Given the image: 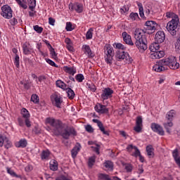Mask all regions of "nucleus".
<instances>
[{"mask_svg": "<svg viewBox=\"0 0 180 180\" xmlns=\"http://www.w3.org/2000/svg\"><path fill=\"white\" fill-rule=\"evenodd\" d=\"M33 169V167H32V165H28L26 167H25V171L27 172H30V171H32Z\"/></svg>", "mask_w": 180, "mask_h": 180, "instance_id": "obj_64", "label": "nucleus"}, {"mask_svg": "<svg viewBox=\"0 0 180 180\" xmlns=\"http://www.w3.org/2000/svg\"><path fill=\"white\" fill-rule=\"evenodd\" d=\"M30 9L33 12L36 8V0H27Z\"/></svg>", "mask_w": 180, "mask_h": 180, "instance_id": "obj_40", "label": "nucleus"}, {"mask_svg": "<svg viewBox=\"0 0 180 180\" xmlns=\"http://www.w3.org/2000/svg\"><path fill=\"white\" fill-rule=\"evenodd\" d=\"M103 50L104 54H105L104 57L105 63H107V64H109V65H112V61L113 60L114 56L113 47H112V46H110V44H106L104 46Z\"/></svg>", "mask_w": 180, "mask_h": 180, "instance_id": "obj_6", "label": "nucleus"}, {"mask_svg": "<svg viewBox=\"0 0 180 180\" xmlns=\"http://www.w3.org/2000/svg\"><path fill=\"white\" fill-rule=\"evenodd\" d=\"M70 11H75L77 13H82L84 11V6L79 3L70 4H69Z\"/></svg>", "mask_w": 180, "mask_h": 180, "instance_id": "obj_13", "label": "nucleus"}, {"mask_svg": "<svg viewBox=\"0 0 180 180\" xmlns=\"http://www.w3.org/2000/svg\"><path fill=\"white\" fill-rule=\"evenodd\" d=\"M172 156L174 158L176 164L178 165L179 168H180V156L179 153L178 152V149L176 148L173 150Z\"/></svg>", "mask_w": 180, "mask_h": 180, "instance_id": "obj_25", "label": "nucleus"}, {"mask_svg": "<svg viewBox=\"0 0 180 180\" xmlns=\"http://www.w3.org/2000/svg\"><path fill=\"white\" fill-rule=\"evenodd\" d=\"M86 86L92 92H96V86H95V84H94V83H86Z\"/></svg>", "mask_w": 180, "mask_h": 180, "instance_id": "obj_43", "label": "nucleus"}, {"mask_svg": "<svg viewBox=\"0 0 180 180\" xmlns=\"http://www.w3.org/2000/svg\"><path fill=\"white\" fill-rule=\"evenodd\" d=\"M160 43L156 42L150 45L149 49L151 51L150 58L153 59L162 58L165 56V52L160 50Z\"/></svg>", "mask_w": 180, "mask_h": 180, "instance_id": "obj_3", "label": "nucleus"}, {"mask_svg": "<svg viewBox=\"0 0 180 180\" xmlns=\"http://www.w3.org/2000/svg\"><path fill=\"white\" fill-rule=\"evenodd\" d=\"M115 58L118 61H122L124 60L126 64H130L133 61V59L131 57H130L129 53L120 51L116 52Z\"/></svg>", "mask_w": 180, "mask_h": 180, "instance_id": "obj_8", "label": "nucleus"}, {"mask_svg": "<svg viewBox=\"0 0 180 180\" xmlns=\"http://www.w3.org/2000/svg\"><path fill=\"white\" fill-rule=\"evenodd\" d=\"M25 123L27 127H30V126H32V124L30 123V120H29V118H25Z\"/></svg>", "mask_w": 180, "mask_h": 180, "instance_id": "obj_62", "label": "nucleus"}, {"mask_svg": "<svg viewBox=\"0 0 180 180\" xmlns=\"http://www.w3.org/2000/svg\"><path fill=\"white\" fill-rule=\"evenodd\" d=\"M139 15L141 18H144V8L143 6H139Z\"/></svg>", "mask_w": 180, "mask_h": 180, "instance_id": "obj_58", "label": "nucleus"}, {"mask_svg": "<svg viewBox=\"0 0 180 180\" xmlns=\"http://www.w3.org/2000/svg\"><path fill=\"white\" fill-rule=\"evenodd\" d=\"M46 122L53 127L52 132L55 136H61L65 140H68L70 136H77V131L74 127H65V124L60 120L48 117Z\"/></svg>", "mask_w": 180, "mask_h": 180, "instance_id": "obj_2", "label": "nucleus"}, {"mask_svg": "<svg viewBox=\"0 0 180 180\" xmlns=\"http://www.w3.org/2000/svg\"><path fill=\"white\" fill-rule=\"evenodd\" d=\"M56 84L58 88H60L63 91H65V89H67V87L68 86L65 83H64V82L61 80H57Z\"/></svg>", "mask_w": 180, "mask_h": 180, "instance_id": "obj_31", "label": "nucleus"}, {"mask_svg": "<svg viewBox=\"0 0 180 180\" xmlns=\"http://www.w3.org/2000/svg\"><path fill=\"white\" fill-rule=\"evenodd\" d=\"M22 51L25 56H29V54H32V53H34V51H33V49L30 47V44L27 41L25 42L22 44Z\"/></svg>", "mask_w": 180, "mask_h": 180, "instance_id": "obj_17", "label": "nucleus"}, {"mask_svg": "<svg viewBox=\"0 0 180 180\" xmlns=\"http://www.w3.org/2000/svg\"><path fill=\"white\" fill-rule=\"evenodd\" d=\"M163 126L165 127V129H166V131L167 133L171 134V129H169V127H172V126H174V123H172L171 121L169 122H165L163 124Z\"/></svg>", "mask_w": 180, "mask_h": 180, "instance_id": "obj_37", "label": "nucleus"}, {"mask_svg": "<svg viewBox=\"0 0 180 180\" xmlns=\"http://www.w3.org/2000/svg\"><path fill=\"white\" fill-rule=\"evenodd\" d=\"M65 91H66V94L69 99H74V98H75V92H74V90L68 86Z\"/></svg>", "mask_w": 180, "mask_h": 180, "instance_id": "obj_28", "label": "nucleus"}, {"mask_svg": "<svg viewBox=\"0 0 180 180\" xmlns=\"http://www.w3.org/2000/svg\"><path fill=\"white\" fill-rule=\"evenodd\" d=\"M95 110L98 112V113H108V112H109V109L108 108H106V105H103L101 103H97L95 106Z\"/></svg>", "mask_w": 180, "mask_h": 180, "instance_id": "obj_21", "label": "nucleus"}, {"mask_svg": "<svg viewBox=\"0 0 180 180\" xmlns=\"http://www.w3.org/2000/svg\"><path fill=\"white\" fill-rule=\"evenodd\" d=\"M46 76H44V75H41V76H39V77H38V81H39V82H41L42 81H44V80H46Z\"/></svg>", "mask_w": 180, "mask_h": 180, "instance_id": "obj_63", "label": "nucleus"}, {"mask_svg": "<svg viewBox=\"0 0 180 180\" xmlns=\"http://www.w3.org/2000/svg\"><path fill=\"white\" fill-rule=\"evenodd\" d=\"M150 129H152L153 131L157 133L160 136H164L165 132L162 127L157 123H152L150 125Z\"/></svg>", "mask_w": 180, "mask_h": 180, "instance_id": "obj_14", "label": "nucleus"}, {"mask_svg": "<svg viewBox=\"0 0 180 180\" xmlns=\"http://www.w3.org/2000/svg\"><path fill=\"white\" fill-rule=\"evenodd\" d=\"M15 146L17 148H25L27 147V141L25 139H20L15 143Z\"/></svg>", "mask_w": 180, "mask_h": 180, "instance_id": "obj_24", "label": "nucleus"}, {"mask_svg": "<svg viewBox=\"0 0 180 180\" xmlns=\"http://www.w3.org/2000/svg\"><path fill=\"white\" fill-rule=\"evenodd\" d=\"M80 150H81V145L78 143V145L75 146L71 150L72 157L73 158H76Z\"/></svg>", "mask_w": 180, "mask_h": 180, "instance_id": "obj_26", "label": "nucleus"}, {"mask_svg": "<svg viewBox=\"0 0 180 180\" xmlns=\"http://www.w3.org/2000/svg\"><path fill=\"white\" fill-rule=\"evenodd\" d=\"M4 144L7 150L12 147V141L6 136L0 134V147H4Z\"/></svg>", "mask_w": 180, "mask_h": 180, "instance_id": "obj_11", "label": "nucleus"}, {"mask_svg": "<svg viewBox=\"0 0 180 180\" xmlns=\"http://www.w3.org/2000/svg\"><path fill=\"white\" fill-rule=\"evenodd\" d=\"M158 27V24L154 21H147L145 27L141 29H136L134 32L135 46L139 50L140 53H144L148 46V41H147V34H153Z\"/></svg>", "mask_w": 180, "mask_h": 180, "instance_id": "obj_1", "label": "nucleus"}, {"mask_svg": "<svg viewBox=\"0 0 180 180\" xmlns=\"http://www.w3.org/2000/svg\"><path fill=\"white\" fill-rule=\"evenodd\" d=\"M17 4L20 6V8H22V9H27V4L26 3V1L25 0H15Z\"/></svg>", "mask_w": 180, "mask_h": 180, "instance_id": "obj_38", "label": "nucleus"}, {"mask_svg": "<svg viewBox=\"0 0 180 180\" xmlns=\"http://www.w3.org/2000/svg\"><path fill=\"white\" fill-rule=\"evenodd\" d=\"M115 48L118 49L119 50H124L126 49V47H124V45L122 44L121 43L116 44Z\"/></svg>", "mask_w": 180, "mask_h": 180, "instance_id": "obj_53", "label": "nucleus"}, {"mask_svg": "<svg viewBox=\"0 0 180 180\" xmlns=\"http://www.w3.org/2000/svg\"><path fill=\"white\" fill-rule=\"evenodd\" d=\"M125 169L127 170V172H131L133 167H131V165H127L125 166Z\"/></svg>", "mask_w": 180, "mask_h": 180, "instance_id": "obj_60", "label": "nucleus"}, {"mask_svg": "<svg viewBox=\"0 0 180 180\" xmlns=\"http://www.w3.org/2000/svg\"><path fill=\"white\" fill-rule=\"evenodd\" d=\"M31 101L34 103H39V102H40L39 96H37V94H32L31 96Z\"/></svg>", "mask_w": 180, "mask_h": 180, "instance_id": "obj_42", "label": "nucleus"}, {"mask_svg": "<svg viewBox=\"0 0 180 180\" xmlns=\"http://www.w3.org/2000/svg\"><path fill=\"white\" fill-rule=\"evenodd\" d=\"M98 178L101 180H112V179L109 178V175L105 174H100Z\"/></svg>", "mask_w": 180, "mask_h": 180, "instance_id": "obj_46", "label": "nucleus"}, {"mask_svg": "<svg viewBox=\"0 0 180 180\" xmlns=\"http://www.w3.org/2000/svg\"><path fill=\"white\" fill-rule=\"evenodd\" d=\"M162 64H164L165 67H169L171 70H178L179 68V63L176 62L175 56H169L162 59Z\"/></svg>", "mask_w": 180, "mask_h": 180, "instance_id": "obj_5", "label": "nucleus"}, {"mask_svg": "<svg viewBox=\"0 0 180 180\" xmlns=\"http://www.w3.org/2000/svg\"><path fill=\"white\" fill-rule=\"evenodd\" d=\"M178 23H179V18L178 16H175L172 20L167 22L166 29L172 36H176V32H178Z\"/></svg>", "mask_w": 180, "mask_h": 180, "instance_id": "obj_4", "label": "nucleus"}, {"mask_svg": "<svg viewBox=\"0 0 180 180\" xmlns=\"http://www.w3.org/2000/svg\"><path fill=\"white\" fill-rule=\"evenodd\" d=\"M162 59L160 60L156 65H155L153 68V71L156 72H162V71H165L167 70V67L162 63Z\"/></svg>", "mask_w": 180, "mask_h": 180, "instance_id": "obj_16", "label": "nucleus"}, {"mask_svg": "<svg viewBox=\"0 0 180 180\" xmlns=\"http://www.w3.org/2000/svg\"><path fill=\"white\" fill-rule=\"evenodd\" d=\"M103 50L104 54H105L104 57L105 63H107V64H109V65H112V61L113 60L114 56L113 47H112V46H110V44H106L104 46Z\"/></svg>", "mask_w": 180, "mask_h": 180, "instance_id": "obj_7", "label": "nucleus"}, {"mask_svg": "<svg viewBox=\"0 0 180 180\" xmlns=\"http://www.w3.org/2000/svg\"><path fill=\"white\" fill-rule=\"evenodd\" d=\"M143 127V117L138 116L136 120V126L134 128V130L136 131V133H140L142 130Z\"/></svg>", "mask_w": 180, "mask_h": 180, "instance_id": "obj_15", "label": "nucleus"}, {"mask_svg": "<svg viewBox=\"0 0 180 180\" xmlns=\"http://www.w3.org/2000/svg\"><path fill=\"white\" fill-rule=\"evenodd\" d=\"M49 51L51 57H53L54 59L57 58V53H56V51L54 50L53 46H51V49H49Z\"/></svg>", "mask_w": 180, "mask_h": 180, "instance_id": "obj_50", "label": "nucleus"}, {"mask_svg": "<svg viewBox=\"0 0 180 180\" xmlns=\"http://www.w3.org/2000/svg\"><path fill=\"white\" fill-rule=\"evenodd\" d=\"M86 131H88V133H94V128L92 126L88 124L85 127Z\"/></svg>", "mask_w": 180, "mask_h": 180, "instance_id": "obj_54", "label": "nucleus"}, {"mask_svg": "<svg viewBox=\"0 0 180 180\" xmlns=\"http://www.w3.org/2000/svg\"><path fill=\"white\" fill-rule=\"evenodd\" d=\"M21 115L24 119H30V113L29 112V110H27V109H26V108L21 109Z\"/></svg>", "mask_w": 180, "mask_h": 180, "instance_id": "obj_34", "label": "nucleus"}, {"mask_svg": "<svg viewBox=\"0 0 180 180\" xmlns=\"http://www.w3.org/2000/svg\"><path fill=\"white\" fill-rule=\"evenodd\" d=\"M129 19L134 22V20H140V17H139V13H131L129 15Z\"/></svg>", "mask_w": 180, "mask_h": 180, "instance_id": "obj_41", "label": "nucleus"}, {"mask_svg": "<svg viewBox=\"0 0 180 180\" xmlns=\"http://www.w3.org/2000/svg\"><path fill=\"white\" fill-rule=\"evenodd\" d=\"M82 49L84 54H86L87 57L89 58H92L94 57V53H92V50H91L89 45H83Z\"/></svg>", "mask_w": 180, "mask_h": 180, "instance_id": "obj_23", "label": "nucleus"}, {"mask_svg": "<svg viewBox=\"0 0 180 180\" xmlns=\"http://www.w3.org/2000/svg\"><path fill=\"white\" fill-rule=\"evenodd\" d=\"M45 61H46V63H48L49 65H51L52 67H56V68H58V65H57V64H56L54 61L51 60V59L45 58Z\"/></svg>", "mask_w": 180, "mask_h": 180, "instance_id": "obj_47", "label": "nucleus"}, {"mask_svg": "<svg viewBox=\"0 0 180 180\" xmlns=\"http://www.w3.org/2000/svg\"><path fill=\"white\" fill-rule=\"evenodd\" d=\"M94 37V28H90L86 33V39L91 40Z\"/></svg>", "mask_w": 180, "mask_h": 180, "instance_id": "obj_39", "label": "nucleus"}, {"mask_svg": "<svg viewBox=\"0 0 180 180\" xmlns=\"http://www.w3.org/2000/svg\"><path fill=\"white\" fill-rule=\"evenodd\" d=\"M141 155V153H140V150H139V148H137V146H135L134 149V153H131V155L137 158V157H139Z\"/></svg>", "mask_w": 180, "mask_h": 180, "instance_id": "obj_44", "label": "nucleus"}, {"mask_svg": "<svg viewBox=\"0 0 180 180\" xmlns=\"http://www.w3.org/2000/svg\"><path fill=\"white\" fill-rule=\"evenodd\" d=\"M49 25H51V26H54V23H56V20H54V18L50 17L49 18Z\"/></svg>", "mask_w": 180, "mask_h": 180, "instance_id": "obj_61", "label": "nucleus"}, {"mask_svg": "<svg viewBox=\"0 0 180 180\" xmlns=\"http://www.w3.org/2000/svg\"><path fill=\"white\" fill-rule=\"evenodd\" d=\"M49 158H50V150H43L41 154V160H49Z\"/></svg>", "mask_w": 180, "mask_h": 180, "instance_id": "obj_33", "label": "nucleus"}, {"mask_svg": "<svg viewBox=\"0 0 180 180\" xmlns=\"http://www.w3.org/2000/svg\"><path fill=\"white\" fill-rule=\"evenodd\" d=\"M103 165L106 169H108V171H113V162L110 160H106Z\"/></svg>", "mask_w": 180, "mask_h": 180, "instance_id": "obj_30", "label": "nucleus"}, {"mask_svg": "<svg viewBox=\"0 0 180 180\" xmlns=\"http://www.w3.org/2000/svg\"><path fill=\"white\" fill-rule=\"evenodd\" d=\"M174 117H175V110H171L167 113L166 119H167V120H169L170 122H172V119H174Z\"/></svg>", "mask_w": 180, "mask_h": 180, "instance_id": "obj_35", "label": "nucleus"}, {"mask_svg": "<svg viewBox=\"0 0 180 180\" xmlns=\"http://www.w3.org/2000/svg\"><path fill=\"white\" fill-rule=\"evenodd\" d=\"M175 16H178V15H175V13H174L172 12H167L166 13L167 18H172V19H174L175 18Z\"/></svg>", "mask_w": 180, "mask_h": 180, "instance_id": "obj_57", "label": "nucleus"}, {"mask_svg": "<svg viewBox=\"0 0 180 180\" xmlns=\"http://www.w3.org/2000/svg\"><path fill=\"white\" fill-rule=\"evenodd\" d=\"M34 30L37 32V33H39V34L43 32V27L39 26V25H34Z\"/></svg>", "mask_w": 180, "mask_h": 180, "instance_id": "obj_51", "label": "nucleus"}, {"mask_svg": "<svg viewBox=\"0 0 180 180\" xmlns=\"http://www.w3.org/2000/svg\"><path fill=\"white\" fill-rule=\"evenodd\" d=\"M49 168L51 171H57L58 169V162L56 160H51L49 162Z\"/></svg>", "mask_w": 180, "mask_h": 180, "instance_id": "obj_27", "label": "nucleus"}, {"mask_svg": "<svg viewBox=\"0 0 180 180\" xmlns=\"http://www.w3.org/2000/svg\"><path fill=\"white\" fill-rule=\"evenodd\" d=\"M92 122L94 123H96L99 130L103 132V134H105V136H109V131L105 130V127H103V124L99 120L93 119Z\"/></svg>", "mask_w": 180, "mask_h": 180, "instance_id": "obj_19", "label": "nucleus"}, {"mask_svg": "<svg viewBox=\"0 0 180 180\" xmlns=\"http://www.w3.org/2000/svg\"><path fill=\"white\" fill-rule=\"evenodd\" d=\"M134 147L136 146H133L132 144L128 145L127 150L129 153H133V151H134Z\"/></svg>", "mask_w": 180, "mask_h": 180, "instance_id": "obj_56", "label": "nucleus"}, {"mask_svg": "<svg viewBox=\"0 0 180 180\" xmlns=\"http://www.w3.org/2000/svg\"><path fill=\"white\" fill-rule=\"evenodd\" d=\"M175 49L177 53H180V37L177 39L175 44Z\"/></svg>", "mask_w": 180, "mask_h": 180, "instance_id": "obj_52", "label": "nucleus"}, {"mask_svg": "<svg viewBox=\"0 0 180 180\" xmlns=\"http://www.w3.org/2000/svg\"><path fill=\"white\" fill-rule=\"evenodd\" d=\"M65 29L67 32H72V30H74V28H72V23H71V22H66Z\"/></svg>", "mask_w": 180, "mask_h": 180, "instance_id": "obj_49", "label": "nucleus"}, {"mask_svg": "<svg viewBox=\"0 0 180 180\" xmlns=\"http://www.w3.org/2000/svg\"><path fill=\"white\" fill-rule=\"evenodd\" d=\"M7 173L11 175V176H13V178H22L21 175H18L15 171L12 170L10 167H6Z\"/></svg>", "mask_w": 180, "mask_h": 180, "instance_id": "obj_32", "label": "nucleus"}, {"mask_svg": "<svg viewBox=\"0 0 180 180\" xmlns=\"http://www.w3.org/2000/svg\"><path fill=\"white\" fill-rule=\"evenodd\" d=\"M1 15L4 18V19H11L12 18V16H13V11H12V8L11 6L8 5H4L1 8Z\"/></svg>", "mask_w": 180, "mask_h": 180, "instance_id": "obj_9", "label": "nucleus"}, {"mask_svg": "<svg viewBox=\"0 0 180 180\" xmlns=\"http://www.w3.org/2000/svg\"><path fill=\"white\" fill-rule=\"evenodd\" d=\"M75 79H76V81H77V82H82V81H84V79H85V77H84V75H82V74H77L75 76Z\"/></svg>", "mask_w": 180, "mask_h": 180, "instance_id": "obj_45", "label": "nucleus"}, {"mask_svg": "<svg viewBox=\"0 0 180 180\" xmlns=\"http://www.w3.org/2000/svg\"><path fill=\"white\" fill-rule=\"evenodd\" d=\"M114 92L113 89H110V87H105L102 90L101 98L103 101H108V99L112 98Z\"/></svg>", "mask_w": 180, "mask_h": 180, "instance_id": "obj_10", "label": "nucleus"}, {"mask_svg": "<svg viewBox=\"0 0 180 180\" xmlns=\"http://www.w3.org/2000/svg\"><path fill=\"white\" fill-rule=\"evenodd\" d=\"M10 23L12 26L18 25V19H16L15 18H12L11 20H10Z\"/></svg>", "mask_w": 180, "mask_h": 180, "instance_id": "obj_59", "label": "nucleus"}, {"mask_svg": "<svg viewBox=\"0 0 180 180\" xmlns=\"http://www.w3.org/2000/svg\"><path fill=\"white\" fill-rule=\"evenodd\" d=\"M14 64H15V65L17 68H19V65L20 64V62L19 55H18V54L15 55V59H14Z\"/></svg>", "mask_w": 180, "mask_h": 180, "instance_id": "obj_48", "label": "nucleus"}, {"mask_svg": "<svg viewBox=\"0 0 180 180\" xmlns=\"http://www.w3.org/2000/svg\"><path fill=\"white\" fill-rule=\"evenodd\" d=\"M123 41L126 44H128V46H134V43H133V41L131 40V36L130 34H127L126 32H122V34Z\"/></svg>", "mask_w": 180, "mask_h": 180, "instance_id": "obj_20", "label": "nucleus"}, {"mask_svg": "<svg viewBox=\"0 0 180 180\" xmlns=\"http://www.w3.org/2000/svg\"><path fill=\"white\" fill-rule=\"evenodd\" d=\"M96 161V156L94 155L90 157L88 160L89 168H92L95 165Z\"/></svg>", "mask_w": 180, "mask_h": 180, "instance_id": "obj_36", "label": "nucleus"}, {"mask_svg": "<svg viewBox=\"0 0 180 180\" xmlns=\"http://www.w3.org/2000/svg\"><path fill=\"white\" fill-rule=\"evenodd\" d=\"M146 153L149 158L154 157V148H153L152 145H149L146 146Z\"/></svg>", "mask_w": 180, "mask_h": 180, "instance_id": "obj_29", "label": "nucleus"}, {"mask_svg": "<svg viewBox=\"0 0 180 180\" xmlns=\"http://www.w3.org/2000/svg\"><path fill=\"white\" fill-rule=\"evenodd\" d=\"M51 101L54 106L56 108H61L63 103V98L60 94H54L51 96Z\"/></svg>", "mask_w": 180, "mask_h": 180, "instance_id": "obj_12", "label": "nucleus"}, {"mask_svg": "<svg viewBox=\"0 0 180 180\" xmlns=\"http://www.w3.org/2000/svg\"><path fill=\"white\" fill-rule=\"evenodd\" d=\"M155 40L157 43H164L165 40V33L164 31H158L155 35Z\"/></svg>", "mask_w": 180, "mask_h": 180, "instance_id": "obj_18", "label": "nucleus"}, {"mask_svg": "<svg viewBox=\"0 0 180 180\" xmlns=\"http://www.w3.org/2000/svg\"><path fill=\"white\" fill-rule=\"evenodd\" d=\"M18 124L20 126V127H23L25 126V120H23V118L18 117Z\"/></svg>", "mask_w": 180, "mask_h": 180, "instance_id": "obj_55", "label": "nucleus"}, {"mask_svg": "<svg viewBox=\"0 0 180 180\" xmlns=\"http://www.w3.org/2000/svg\"><path fill=\"white\" fill-rule=\"evenodd\" d=\"M63 71L66 72L67 74H69L70 75H75L77 74V68L75 66L72 67H68V66H64L63 67Z\"/></svg>", "mask_w": 180, "mask_h": 180, "instance_id": "obj_22", "label": "nucleus"}]
</instances>
